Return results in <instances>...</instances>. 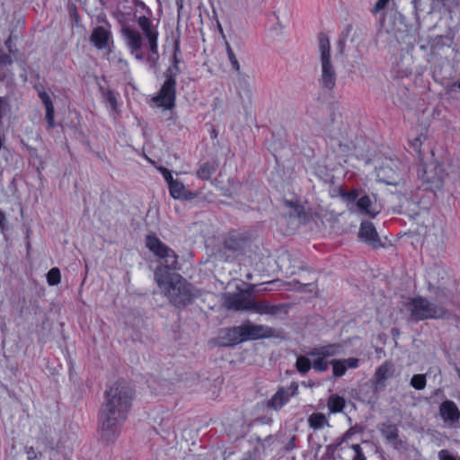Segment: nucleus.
Instances as JSON below:
<instances>
[{
    "label": "nucleus",
    "instance_id": "nucleus-25",
    "mask_svg": "<svg viewBox=\"0 0 460 460\" xmlns=\"http://www.w3.org/2000/svg\"><path fill=\"white\" fill-rule=\"evenodd\" d=\"M308 425L314 430L322 429L324 427H329L330 423L327 417L321 412H314L308 417Z\"/></svg>",
    "mask_w": 460,
    "mask_h": 460
},
{
    "label": "nucleus",
    "instance_id": "nucleus-33",
    "mask_svg": "<svg viewBox=\"0 0 460 460\" xmlns=\"http://www.w3.org/2000/svg\"><path fill=\"white\" fill-rule=\"evenodd\" d=\"M296 367L300 373H307L312 367V361L310 360V357L308 355L298 356L296 358Z\"/></svg>",
    "mask_w": 460,
    "mask_h": 460
},
{
    "label": "nucleus",
    "instance_id": "nucleus-35",
    "mask_svg": "<svg viewBox=\"0 0 460 460\" xmlns=\"http://www.w3.org/2000/svg\"><path fill=\"white\" fill-rule=\"evenodd\" d=\"M61 280V273L59 269L52 268L47 273V281L49 286H56L60 283Z\"/></svg>",
    "mask_w": 460,
    "mask_h": 460
},
{
    "label": "nucleus",
    "instance_id": "nucleus-47",
    "mask_svg": "<svg viewBox=\"0 0 460 460\" xmlns=\"http://www.w3.org/2000/svg\"><path fill=\"white\" fill-rule=\"evenodd\" d=\"M457 86L460 89V81L457 83Z\"/></svg>",
    "mask_w": 460,
    "mask_h": 460
},
{
    "label": "nucleus",
    "instance_id": "nucleus-37",
    "mask_svg": "<svg viewBox=\"0 0 460 460\" xmlns=\"http://www.w3.org/2000/svg\"><path fill=\"white\" fill-rule=\"evenodd\" d=\"M105 100H106L107 103L111 106V108L112 110L115 111L117 109L118 102H117L116 95H115L113 91L108 90L105 93Z\"/></svg>",
    "mask_w": 460,
    "mask_h": 460
},
{
    "label": "nucleus",
    "instance_id": "nucleus-9",
    "mask_svg": "<svg viewBox=\"0 0 460 460\" xmlns=\"http://www.w3.org/2000/svg\"><path fill=\"white\" fill-rule=\"evenodd\" d=\"M176 99V79L167 76L157 95L152 98V102L160 108L170 110L174 107Z\"/></svg>",
    "mask_w": 460,
    "mask_h": 460
},
{
    "label": "nucleus",
    "instance_id": "nucleus-38",
    "mask_svg": "<svg viewBox=\"0 0 460 460\" xmlns=\"http://www.w3.org/2000/svg\"><path fill=\"white\" fill-rule=\"evenodd\" d=\"M26 454L29 460H37L42 456L40 450H38L37 447L34 448L32 447L27 449Z\"/></svg>",
    "mask_w": 460,
    "mask_h": 460
},
{
    "label": "nucleus",
    "instance_id": "nucleus-24",
    "mask_svg": "<svg viewBox=\"0 0 460 460\" xmlns=\"http://www.w3.org/2000/svg\"><path fill=\"white\" fill-rule=\"evenodd\" d=\"M169 191L171 196L175 199H187L191 196V193L186 190L185 186L176 180L169 185Z\"/></svg>",
    "mask_w": 460,
    "mask_h": 460
},
{
    "label": "nucleus",
    "instance_id": "nucleus-42",
    "mask_svg": "<svg viewBox=\"0 0 460 460\" xmlns=\"http://www.w3.org/2000/svg\"><path fill=\"white\" fill-rule=\"evenodd\" d=\"M9 111V103L8 101L0 96V117L5 115Z\"/></svg>",
    "mask_w": 460,
    "mask_h": 460
},
{
    "label": "nucleus",
    "instance_id": "nucleus-12",
    "mask_svg": "<svg viewBox=\"0 0 460 460\" xmlns=\"http://www.w3.org/2000/svg\"><path fill=\"white\" fill-rule=\"evenodd\" d=\"M298 392V385L296 383H292L288 387H281L272 396L269 402V406L274 410H279L286 405L291 397L296 395Z\"/></svg>",
    "mask_w": 460,
    "mask_h": 460
},
{
    "label": "nucleus",
    "instance_id": "nucleus-40",
    "mask_svg": "<svg viewBox=\"0 0 460 460\" xmlns=\"http://www.w3.org/2000/svg\"><path fill=\"white\" fill-rule=\"evenodd\" d=\"M438 460H460L459 457L453 456L447 450H445V449L440 450L438 452Z\"/></svg>",
    "mask_w": 460,
    "mask_h": 460
},
{
    "label": "nucleus",
    "instance_id": "nucleus-27",
    "mask_svg": "<svg viewBox=\"0 0 460 460\" xmlns=\"http://www.w3.org/2000/svg\"><path fill=\"white\" fill-rule=\"evenodd\" d=\"M330 413H337L343 411L345 407V400L338 394H332L327 402Z\"/></svg>",
    "mask_w": 460,
    "mask_h": 460
},
{
    "label": "nucleus",
    "instance_id": "nucleus-16",
    "mask_svg": "<svg viewBox=\"0 0 460 460\" xmlns=\"http://www.w3.org/2000/svg\"><path fill=\"white\" fill-rule=\"evenodd\" d=\"M248 296H249L243 292L226 294L225 296V305L228 309H234L236 311H248L250 304Z\"/></svg>",
    "mask_w": 460,
    "mask_h": 460
},
{
    "label": "nucleus",
    "instance_id": "nucleus-44",
    "mask_svg": "<svg viewBox=\"0 0 460 460\" xmlns=\"http://www.w3.org/2000/svg\"><path fill=\"white\" fill-rule=\"evenodd\" d=\"M13 63L12 58L5 54V53H0V66H10Z\"/></svg>",
    "mask_w": 460,
    "mask_h": 460
},
{
    "label": "nucleus",
    "instance_id": "nucleus-36",
    "mask_svg": "<svg viewBox=\"0 0 460 460\" xmlns=\"http://www.w3.org/2000/svg\"><path fill=\"white\" fill-rule=\"evenodd\" d=\"M411 385L416 390H422L426 386L425 375L416 374L411 379Z\"/></svg>",
    "mask_w": 460,
    "mask_h": 460
},
{
    "label": "nucleus",
    "instance_id": "nucleus-10",
    "mask_svg": "<svg viewBox=\"0 0 460 460\" xmlns=\"http://www.w3.org/2000/svg\"><path fill=\"white\" fill-rule=\"evenodd\" d=\"M243 332L244 341L249 340H257L273 337L275 331L262 324H254L250 322H246L242 324Z\"/></svg>",
    "mask_w": 460,
    "mask_h": 460
},
{
    "label": "nucleus",
    "instance_id": "nucleus-4",
    "mask_svg": "<svg viewBox=\"0 0 460 460\" xmlns=\"http://www.w3.org/2000/svg\"><path fill=\"white\" fill-rule=\"evenodd\" d=\"M321 75L319 84L325 90H332L336 84L337 74L331 59V45L329 38L321 33L318 37Z\"/></svg>",
    "mask_w": 460,
    "mask_h": 460
},
{
    "label": "nucleus",
    "instance_id": "nucleus-17",
    "mask_svg": "<svg viewBox=\"0 0 460 460\" xmlns=\"http://www.w3.org/2000/svg\"><path fill=\"white\" fill-rule=\"evenodd\" d=\"M378 429L385 438L386 444L394 448H399L401 447L402 441L399 438V430L396 425L389 422H384L378 426Z\"/></svg>",
    "mask_w": 460,
    "mask_h": 460
},
{
    "label": "nucleus",
    "instance_id": "nucleus-6",
    "mask_svg": "<svg viewBox=\"0 0 460 460\" xmlns=\"http://www.w3.org/2000/svg\"><path fill=\"white\" fill-rule=\"evenodd\" d=\"M407 171V167L400 160L395 158H385L381 165L376 168V177L378 181L387 185H398L402 175Z\"/></svg>",
    "mask_w": 460,
    "mask_h": 460
},
{
    "label": "nucleus",
    "instance_id": "nucleus-11",
    "mask_svg": "<svg viewBox=\"0 0 460 460\" xmlns=\"http://www.w3.org/2000/svg\"><path fill=\"white\" fill-rule=\"evenodd\" d=\"M90 41L97 49H110L113 44L111 31L104 26H98L93 30Z\"/></svg>",
    "mask_w": 460,
    "mask_h": 460
},
{
    "label": "nucleus",
    "instance_id": "nucleus-18",
    "mask_svg": "<svg viewBox=\"0 0 460 460\" xmlns=\"http://www.w3.org/2000/svg\"><path fill=\"white\" fill-rule=\"evenodd\" d=\"M439 414L446 423L451 425L458 422L460 419V411L457 405L450 400H447L440 404Z\"/></svg>",
    "mask_w": 460,
    "mask_h": 460
},
{
    "label": "nucleus",
    "instance_id": "nucleus-20",
    "mask_svg": "<svg viewBox=\"0 0 460 460\" xmlns=\"http://www.w3.org/2000/svg\"><path fill=\"white\" fill-rule=\"evenodd\" d=\"M356 432L357 430L355 428L349 429L340 438V441L337 443V446L345 445V447H351L354 453L353 460H366V457L358 444L349 445V442L352 439V437L356 434Z\"/></svg>",
    "mask_w": 460,
    "mask_h": 460
},
{
    "label": "nucleus",
    "instance_id": "nucleus-28",
    "mask_svg": "<svg viewBox=\"0 0 460 460\" xmlns=\"http://www.w3.org/2000/svg\"><path fill=\"white\" fill-rule=\"evenodd\" d=\"M180 54V47L179 44L176 43L174 46V53L172 56V64L166 71L167 76H173L176 79V76L180 74L181 69L179 67L180 59L178 58V55Z\"/></svg>",
    "mask_w": 460,
    "mask_h": 460
},
{
    "label": "nucleus",
    "instance_id": "nucleus-13",
    "mask_svg": "<svg viewBox=\"0 0 460 460\" xmlns=\"http://www.w3.org/2000/svg\"><path fill=\"white\" fill-rule=\"evenodd\" d=\"M243 332L242 325L222 330L218 336L219 345L228 347L244 341Z\"/></svg>",
    "mask_w": 460,
    "mask_h": 460
},
{
    "label": "nucleus",
    "instance_id": "nucleus-14",
    "mask_svg": "<svg viewBox=\"0 0 460 460\" xmlns=\"http://www.w3.org/2000/svg\"><path fill=\"white\" fill-rule=\"evenodd\" d=\"M351 212L374 218L380 213V208L376 202L372 201L369 196L363 195L357 200L355 208Z\"/></svg>",
    "mask_w": 460,
    "mask_h": 460
},
{
    "label": "nucleus",
    "instance_id": "nucleus-43",
    "mask_svg": "<svg viewBox=\"0 0 460 460\" xmlns=\"http://www.w3.org/2000/svg\"><path fill=\"white\" fill-rule=\"evenodd\" d=\"M159 171L163 174V176H164V180L166 181V182L168 183V185H170L171 182H173L175 181L172 178V172L168 169L160 167Z\"/></svg>",
    "mask_w": 460,
    "mask_h": 460
},
{
    "label": "nucleus",
    "instance_id": "nucleus-31",
    "mask_svg": "<svg viewBox=\"0 0 460 460\" xmlns=\"http://www.w3.org/2000/svg\"><path fill=\"white\" fill-rule=\"evenodd\" d=\"M341 197L347 202L348 208L351 211L355 208V203L359 199V191L354 189L348 192H342Z\"/></svg>",
    "mask_w": 460,
    "mask_h": 460
},
{
    "label": "nucleus",
    "instance_id": "nucleus-21",
    "mask_svg": "<svg viewBox=\"0 0 460 460\" xmlns=\"http://www.w3.org/2000/svg\"><path fill=\"white\" fill-rule=\"evenodd\" d=\"M394 372V365L385 361L376 370L374 375L375 384L376 387L384 386L385 382L390 378Z\"/></svg>",
    "mask_w": 460,
    "mask_h": 460
},
{
    "label": "nucleus",
    "instance_id": "nucleus-19",
    "mask_svg": "<svg viewBox=\"0 0 460 460\" xmlns=\"http://www.w3.org/2000/svg\"><path fill=\"white\" fill-rule=\"evenodd\" d=\"M330 364L332 367L333 376L335 377H341L345 375L348 368H358L359 366V359L357 358L332 359L330 361Z\"/></svg>",
    "mask_w": 460,
    "mask_h": 460
},
{
    "label": "nucleus",
    "instance_id": "nucleus-23",
    "mask_svg": "<svg viewBox=\"0 0 460 460\" xmlns=\"http://www.w3.org/2000/svg\"><path fill=\"white\" fill-rule=\"evenodd\" d=\"M39 97L41 100V102L44 104L45 109H46V120L48 123V127L49 128H52L55 126V120H54L55 110H54V106H53L51 98L49 95V93H47L44 91L39 92Z\"/></svg>",
    "mask_w": 460,
    "mask_h": 460
},
{
    "label": "nucleus",
    "instance_id": "nucleus-32",
    "mask_svg": "<svg viewBox=\"0 0 460 460\" xmlns=\"http://www.w3.org/2000/svg\"><path fill=\"white\" fill-rule=\"evenodd\" d=\"M226 50L227 58L230 62L232 69L237 75H240V71H241L240 63H239L235 54L234 53V50L232 49L231 46L229 45V43L227 41L226 42Z\"/></svg>",
    "mask_w": 460,
    "mask_h": 460
},
{
    "label": "nucleus",
    "instance_id": "nucleus-39",
    "mask_svg": "<svg viewBox=\"0 0 460 460\" xmlns=\"http://www.w3.org/2000/svg\"><path fill=\"white\" fill-rule=\"evenodd\" d=\"M389 2L390 0H377V2L376 3L375 6L372 9V13L374 14H376L379 12L383 11Z\"/></svg>",
    "mask_w": 460,
    "mask_h": 460
},
{
    "label": "nucleus",
    "instance_id": "nucleus-41",
    "mask_svg": "<svg viewBox=\"0 0 460 460\" xmlns=\"http://www.w3.org/2000/svg\"><path fill=\"white\" fill-rule=\"evenodd\" d=\"M286 205L294 209V214L297 217H301L303 212V207L299 205L297 202L293 201H286Z\"/></svg>",
    "mask_w": 460,
    "mask_h": 460
},
{
    "label": "nucleus",
    "instance_id": "nucleus-5",
    "mask_svg": "<svg viewBox=\"0 0 460 460\" xmlns=\"http://www.w3.org/2000/svg\"><path fill=\"white\" fill-rule=\"evenodd\" d=\"M411 316L416 321L425 319H448L450 313L442 305H436L422 296L412 298L408 304Z\"/></svg>",
    "mask_w": 460,
    "mask_h": 460
},
{
    "label": "nucleus",
    "instance_id": "nucleus-15",
    "mask_svg": "<svg viewBox=\"0 0 460 460\" xmlns=\"http://www.w3.org/2000/svg\"><path fill=\"white\" fill-rule=\"evenodd\" d=\"M359 237L374 248L381 246V241L374 225L369 221H363L360 224Z\"/></svg>",
    "mask_w": 460,
    "mask_h": 460
},
{
    "label": "nucleus",
    "instance_id": "nucleus-2",
    "mask_svg": "<svg viewBox=\"0 0 460 460\" xmlns=\"http://www.w3.org/2000/svg\"><path fill=\"white\" fill-rule=\"evenodd\" d=\"M132 400V390L123 382H117L106 390L99 414V432L104 441L110 443L119 438Z\"/></svg>",
    "mask_w": 460,
    "mask_h": 460
},
{
    "label": "nucleus",
    "instance_id": "nucleus-34",
    "mask_svg": "<svg viewBox=\"0 0 460 460\" xmlns=\"http://www.w3.org/2000/svg\"><path fill=\"white\" fill-rule=\"evenodd\" d=\"M54 445H55V443H54L53 438H49L47 436L40 437L37 440V449L40 450L41 453L47 452L49 450H54V448H55Z\"/></svg>",
    "mask_w": 460,
    "mask_h": 460
},
{
    "label": "nucleus",
    "instance_id": "nucleus-22",
    "mask_svg": "<svg viewBox=\"0 0 460 460\" xmlns=\"http://www.w3.org/2000/svg\"><path fill=\"white\" fill-rule=\"evenodd\" d=\"M108 60L111 66L119 70L123 75H128L130 72L129 64L124 58L121 52H110Z\"/></svg>",
    "mask_w": 460,
    "mask_h": 460
},
{
    "label": "nucleus",
    "instance_id": "nucleus-46",
    "mask_svg": "<svg viewBox=\"0 0 460 460\" xmlns=\"http://www.w3.org/2000/svg\"><path fill=\"white\" fill-rule=\"evenodd\" d=\"M225 246H226V248H229L230 249L231 248L230 242H226Z\"/></svg>",
    "mask_w": 460,
    "mask_h": 460
},
{
    "label": "nucleus",
    "instance_id": "nucleus-8",
    "mask_svg": "<svg viewBox=\"0 0 460 460\" xmlns=\"http://www.w3.org/2000/svg\"><path fill=\"white\" fill-rule=\"evenodd\" d=\"M418 176L427 188L434 192L440 190L443 185V171L435 162L421 164L418 170Z\"/></svg>",
    "mask_w": 460,
    "mask_h": 460
},
{
    "label": "nucleus",
    "instance_id": "nucleus-3",
    "mask_svg": "<svg viewBox=\"0 0 460 460\" xmlns=\"http://www.w3.org/2000/svg\"><path fill=\"white\" fill-rule=\"evenodd\" d=\"M137 24L142 33L129 25L122 27L125 44L135 59L145 60L150 68L155 70L159 60L157 27L146 16H139Z\"/></svg>",
    "mask_w": 460,
    "mask_h": 460
},
{
    "label": "nucleus",
    "instance_id": "nucleus-29",
    "mask_svg": "<svg viewBox=\"0 0 460 460\" xmlns=\"http://www.w3.org/2000/svg\"><path fill=\"white\" fill-rule=\"evenodd\" d=\"M216 172V166L213 163H204L198 169L196 175L201 180H209Z\"/></svg>",
    "mask_w": 460,
    "mask_h": 460
},
{
    "label": "nucleus",
    "instance_id": "nucleus-26",
    "mask_svg": "<svg viewBox=\"0 0 460 460\" xmlns=\"http://www.w3.org/2000/svg\"><path fill=\"white\" fill-rule=\"evenodd\" d=\"M248 311H253L261 314H271L275 313L274 307L264 301L254 302L250 300Z\"/></svg>",
    "mask_w": 460,
    "mask_h": 460
},
{
    "label": "nucleus",
    "instance_id": "nucleus-1",
    "mask_svg": "<svg viewBox=\"0 0 460 460\" xmlns=\"http://www.w3.org/2000/svg\"><path fill=\"white\" fill-rule=\"evenodd\" d=\"M146 244L155 256L163 260V265L158 266L154 272L155 280L161 293L175 306L190 303L194 296L191 285L180 274L169 271L177 268L178 256L174 251L162 243L155 234L146 236Z\"/></svg>",
    "mask_w": 460,
    "mask_h": 460
},
{
    "label": "nucleus",
    "instance_id": "nucleus-7",
    "mask_svg": "<svg viewBox=\"0 0 460 460\" xmlns=\"http://www.w3.org/2000/svg\"><path fill=\"white\" fill-rule=\"evenodd\" d=\"M341 353L342 346L339 343H332L313 348L308 352V356L312 358V367L316 371L323 372L331 365L327 358Z\"/></svg>",
    "mask_w": 460,
    "mask_h": 460
},
{
    "label": "nucleus",
    "instance_id": "nucleus-45",
    "mask_svg": "<svg viewBox=\"0 0 460 460\" xmlns=\"http://www.w3.org/2000/svg\"><path fill=\"white\" fill-rule=\"evenodd\" d=\"M412 146L414 148V150L416 151H419L420 148V146H421V142H420V139L419 137H416L413 141H412Z\"/></svg>",
    "mask_w": 460,
    "mask_h": 460
},
{
    "label": "nucleus",
    "instance_id": "nucleus-30",
    "mask_svg": "<svg viewBox=\"0 0 460 460\" xmlns=\"http://www.w3.org/2000/svg\"><path fill=\"white\" fill-rule=\"evenodd\" d=\"M237 82H236V89L238 93L242 95V93H245L247 95L251 94V85L248 80V76L240 72V75H237Z\"/></svg>",
    "mask_w": 460,
    "mask_h": 460
}]
</instances>
